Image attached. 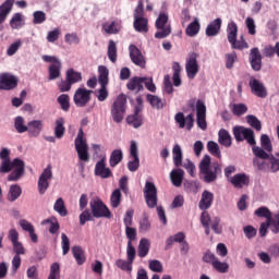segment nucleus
I'll list each match as a JSON object with an SVG mask.
<instances>
[{
    "label": "nucleus",
    "mask_w": 279,
    "mask_h": 279,
    "mask_svg": "<svg viewBox=\"0 0 279 279\" xmlns=\"http://www.w3.org/2000/svg\"><path fill=\"white\" fill-rule=\"evenodd\" d=\"M266 222L268 223V227H270L272 234H279V213L272 214Z\"/></svg>",
    "instance_id": "obj_35"
},
{
    "label": "nucleus",
    "mask_w": 279,
    "mask_h": 279,
    "mask_svg": "<svg viewBox=\"0 0 279 279\" xmlns=\"http://www.w3.org/2000/svg\"><path fill=\"white\" fill-rule=\"evenodd\" d=\"M45 128V123L43 120H32L27 123V133L33 136V138H38L40 136L43 130Z\"/></svg>",
    "instance_id": "obj_20"
},
{
    "label": "nucleus",
    "mask_w": 279,
    "mask_h": 279,
    "mask_svg": "<svg viewBox=\"0 0 279 279\" xmlns=\"http://www.w3.org/2000/svg\"><path fill=\"white\" fill-rule=\"evenodd\" d=\"M229 44L233 49H239L240 51H243V49H250V45H247L243 35H241L239 40L233 39L232 41H229Z\"/></svg>",
    "instance_id": "obj_51"
},
{
    "label": "nucleus",
    "mask_w": 279,
    "mask_h": 279,
    "mask_svg": "<svg viewBox=\"0 0 279 279\" xmlns=\"http://www.w3.org/2000/svg\"><path fill=\"white\" fill-rule=\"evenodd\" d=\"M64 40L68 45H80V37L77 36V33L65 34Z\"/></svg>",
    "instance_id": "obj_62"
},
{
    "label": "nucleus",
    "mask_w": 279,
    "mask_h": 279,
    "mask_svg": "<svg viewBox=\"0 0 279 279\" xmlns=\"http://www.w3.org/2000/svg\"><path fill=\"white\" fill-rule=\"evenodd\" d=\"M19 226L24 230V232H28L31 240L33 243H38V235L36 234V230L34 229V225L26 219H21L19 221Z\"/></svg>",
    "instance_id": "obj_23"
},
{
    "label": "nucleus",
    "mask_w": 279,
    "mask_h": 279,
    "mask_svg": "<svg viewBox=\"0 0 279 279\" xmlns=\"http://www.w3.org/2000/svg\"><path fill=\"white\" fill-rule=\"evenodd\" d=\"M199 178L204 180L206 184H213L217 181L219 174H221V165L217 161H211L210 155H205L199 162Z\"/></svg>",
    "instance_id": "obj_3"
},
{
    "label": "nucleus",
    "mask_w": 279,
    "mask_h": 279,
    "mask_svg": "<svg viewBox=\"0 0 279 279\" xmlns=\"http://www.w3.org/2000/svg\"><path fill=\"white\" fill-rule=\"evenodd\" d=\"M218 142L220 145H223L225 147H231L232 136L226 129H221L218 132Z\"/></svg>",
    "instance_id": "obj_33"
},
{
    "label": "nucleus",
    "mask_w": 279,
    "mask_h": 279,
    "mask_svg": "<svg viewBox=\"0 0 279 279\" xmlns=\"http://www.w3.org/2000/svg\"><path fill=\"white\" fill-rule=\"evenodd\" d=\"M47 21V13L44 11H35L33 13V23L34 25H43Z\"/></svg>",
    "instance_id": "obj_55"
},
{
    "label": "nucleus",
    "mask_w": 279,
    "mask_h": 279,
    "mask_svg": "<svg viewBox=\"0 0 279 279\" xmlns=\"http://www.w3.org/2000/svg\"><path fill=\"white\" fill-rule=\"evenodd\" d=\"M226 58V66L227 69H232L234 66V63L236 62V52L232 51L225 56Z\"/></svg>",
    "instance_id": "obj_63"
},
{
    "label": "nucleus",
    "mask_w": 279,
    "mask_h": 279,
    "mask_svg": "<svg viewBox=\"0 0 279 279\" xmlns=\"http://www.w3.org/2000/svg\"><path fill=\"white\" fill-rule=\"evenodd\" d=\"M121 20H116L112 22H106L102 24V32L106 34H119L121 32Z\"/></svg>",
    "instance_id": "obj_27"
},
{
    "label": "nucleus",
    "mask_w": 279,
    "mask_h": 279,
    "mask_svg": "<svg viewBox=\"0 0 279 279\" xmlns=\"http://www.w3.org/2000/svg\"><path fill=\"white\" fill-rule=\"evenodd\" d=\"M51 169V165H48L39 175L37 182L39 195H45V193H47V189H49V180L53 178V171Z\"/></svg>",
    "instance_id": "obj_11"
},
{
    "label": "nucleus",
    "mask_w": 279,
    "mask_h": 279,
    "mask_svg": "<svg viewBox=\"0 0 279 279\" xmlns=\"http://www.w3.org/2000/svg\"><path fill=\"white\" fill-rule=\"evenodd\" d=\"M193 117H194L193 113H190L186 117H184L183 112H178L174 116V120L177 123H179V128L181 130H184V128H186V130L191 131L193 130V123H194Z\"/></svg>",
    "instance_id": "obj_18"
},
{
    "label": "nucleus",
    "mask_w": 279,
    "mask_h": 279,
    "mask_svg": "<svg viewBox=\"0 0 279 279\" xmlns=\"http://www.w3.org/2000/svg\"><path fill=\"white\" fill-rule=\"evenodd\" d=\"M233 136L236 143H243V141H246V143L251 145L252 151L255 156L253 158V167H255L257 171H263L264 173H278L279 153L271 154V151H274V146L271 145L269 135L262 134L260 147L256 146L254 130L250 128L240 125L234 126Z\"/></svg>",
    "instance_id": "obj_1"
},
{
    "label": "nucleus",
    "mask_w": 279,
    "mask_h": 279,
    "mask_svg": "<svg viewBox=\"0 0 279 279\" xmlns=\"http://www.w3.org/2000/svg\"><path fill=\"white\" fill-rule=\"evenodd\" d=\"M62 69V62L57 64H50L48 68L49 80H58L60 77V70Z\"/></svg>",
    "instance_id": "obj_48"
},
{
    "label": "nucleus",
    "mask_w": 279,
    "mask_h": 279,
    "mask_svg": "<svg viewBox=\"0 0 279 279\" xmlns=\"http://www.w3.org/2000/svg\"><path fill=\"white\" fill-rule=\"evenodd\" d=\"M246 121L251 128H254L257 132H260L263 130V124L260 123V120L256 118V116H247Z\"/></svg>",
    "instance_id": "obj_58"
},
{
    "label": "nucleus",
    "mask_w": 279,
    "mask_h": 279,
    "mask_svg": "<svg viewBox=\"0 0 279 279\" xmlns=\"http://www.w3.org/2000/svg\"><path fill=\"white\" fill-rule=\"evenodd\" d=\"M0 159L2 160L0 163V173H10L8 175L9 182H19L23 175H25V161L20 158H15L10 160V149L2 148L0 151Z\"/></svg>",
    "instance_id": "obj_2"
},
{
    "label": "nucleus",
    "mask_w": 279,
    "mask_h": 279,
    "mask_svg": "<svg viewBox=\"0 0 279 279\" xmlns=\"http://www.w3.org/2000/svg\"><path fill=\"white\" fill-rule=\"evenodd\" d=\"M155 27L158 32L155 33V38L162 39L171 35V24H169V15L167 13H159Z\"/></svg>",
    "instance_id": "obj_5"
},
{
    "label": "nucleus",
    "mask_w": 279,
    "mask_h": 279,
    "mask_svg": "<svg viewBox=\"0 0 279 279\" xmlns=\"http://www.w3.org/2000/svg\"><path fill=\"white\" fill-rule=\"evenodd\" d=\"M130 156L133 158V160L128 162V169L134 173L135 171H138V167H141V159L138 158V144H136V141L131 142Z\"/></svg>",
    "instance_id": "obj_14"
},
{
    "label": "nucleus",
    "mask_w": 279,
    "mask_h": 279,
    "mask_svg": "<svg viewBox=\"0 0 279 279\" xmlns=\"http://www.w3.org/2000/svg\"><path fill=\"white\" fill-rule=\"evenodd\" d=\"M230 182L235 189H243L250 184V178L245 173H238L230 179Z\"/></svg>",
    "instance_id": "obj_26"
},
{
    "label": "nucleus",
    "mask_w": 279,
    "mask_h": 279,
    "mask_svg": "<svg viewBox=\"0 0 279 279\" xmlns=\"http://www.w3.org/2000/svg\"><path fill=\"white\" fill-rule=\"evenodd\" d=\"M148 23L149 21L146 17H137L134 19L133 27L135 32H138L140 34H147V32H149Z\"/></svg>",
    "instance_id": "obj_28"
},
{
    "label": "nucleus",
    "mask_w": 279,
    "mask_h": 279,
    "mask_svg": "<svg viewBox=\"0 0 279 279\" xmlns=\"http://www.w3.org/2000/svg\"><path fill=\"white\" fill-rule=\"evenodd\" d=\"M49 226L50 234H56L60 230V223L56 218L43 220L41 226Z\"/></svg>",
    "instance_id": "obj_50"
},
{
    "label": "nucleus",
    "mask_w": 279,
    "mask_h": 279,
    "mask_svg": "<svg viewBox=\"0 0 279 279\" xmlns=\"http://www.w3.org/2000/svg\"><path fill=\"white\" fill-rule=\"evenodd\" d=\"M254 215L256 217H260V218H264L266 219V221H268V219L274 215L271 213V210H269V208H267L266 206H262L259 208H257L255 211H254Z\"/></svg>",
    "instance_id": "obj_54"
},
{
    "label": "nucleus",
    "mask_w": 279,
    "mask_h": 279,
    "mask_svg": "<svg viewBox=\"0 0 279 279\" xmlns=\"http://www.w3.org/2000/svg\"><path fill=\"white\" fill-rule=\"evenodd\" d=\"M221 24H222V21L220 17L211 21L206 27V31H205L206 36L208 37L218 36L219 32H221Z\"/></svg>",
    "instance_id": "obj_25"
},
{
    "label": "nucleus",
    "mask_w": 279,
    "mask_h": 279,
    "mask_svg": "<svg viewBox=\"0 0 279 279\" xmlns=\"http://www.w3.org/2000/svg\"><path fill=\"white\" fill-rule=\"evenodd\" d=\"M108 58L110 62H117V44L114 43V40H109Z\"/></svg>",
    "instance_id": "obj_56"
},
{
    "label": "nucleus",
    "mask_w": 279,
    "mask_h": 279,
    "mask_svg": "<svg viewBox=\"0 0 279 279\" xmlns=\"http://www.w3.org/2000/svg\"><path fill=\"white\" fill-rule=\"evenodd\" d=\"M207 149L211 156H216V158H221V149L219 148V144L217 142L209 141L207 143Z\"/></svg>",
    "instance_id": "obj_53"
},
{
    "label": "nucleus",
    "mask_w": 279,
    "mask_h": 279,
    "mask_svg": "<svg viewBox=\"0 0 279 279\" xmlns=\"http://www.w3.org/2000/svg\"><path fill=\"white\" fill-rule=\"evenodd\" d=\"M25 25V22L23 21V14L22 13H15L13 14L12 19L10 20V27L12 29H21Z\"/></svg>",
    "instance_id": "obj_39"
},
{
    "label": "nucleus",
    "mask_w": 279,
    "mask_h": 279,
    "mask_svg": "<svg viewBox=\"0 0 279 279\" xmlns=\"http://www.w3.org/2000/svg\"><path fill=\"white\" fill-rule=\"evenodd\" d=\"M129 53L133 64H136V66H140L141 69H145L147 62L145 61V57L143 56V52H141V49H138V47H136L135 45H131L129 47Z\"/></svg>",
    "instance_id": "obj_17"
},
{
    "label": "nucleus",
    "mask_w": 279,
    "mask_h": 279,
    "mask_svg": "<svg viewBox=\"0 0 279 279\" xmlns=\"http://www.w3.org/2000/svg\"><path fill=\"white\" fill-rule=\"evenodd\" d=\"M248 86L251 88V93L256 95V97H259L260 99H265V97H267V87H265V84H263L258 78L252 76L248 81Z\"/></svg>",
    "instance_id": "obj_15"
},
{
    "label": "nucleus",
    "mask_w": 279,
    "mask_h": 279,
    "mask_svg": "<svg viewBox=\"0 0 279 279\" xmlns=\"http://www.w3.org/2000/svg\"><path fill=\"white\" fill-rule=\"evenodd\" d=\"M213 202H215V194L208 190L203 191L198 203L199 210H208L213 206Z\"/></svg>",
    "instance_id": "obj_21"
},
{
    "label": "nucleus",
    "mask_w": 279,
    "mask_h": 279,
    "mask_svg": "<svg viewBox=\"0 0 279 279\" xmlns=\"http://www.w3.org/2000/svg\"><path fill=\"white\" fill-rule=\"evenodd\" d=\"M185 34L187 36H190L191 38H193V36H197V34H199V21H197V19L192 22L191 24H189V26L186 27Z\"/></svg>",
    "instance_id": "obj_52"
},
{
    "label": "nucleus",
    "mask_w": 279,
    "mask_h": 279,
    "mask_svg": "<svg viewBox=\"0 0 279 279\" xmlns=\"http://www.w3.org/2000/svg\"><path fill=\"white\" fill-rule=\"evenodd\" d=\"M71 98L66 94H61L58 98L57 101L61 107V110L64 112H69V109L71 108Z\"/></svg>",
    "instance_id": "obj_47"
},
{
    "label": "nucleus",
    "mask_w": 279,
    "mask_h": 279,
    "mask_svg": "<svg viewBox=\"0 0 279 279\" xmlns=\"http://www.w3.org/2000/svg\"><path fill=\"white\" fill-rule=\"evenodd\" d=\"M185 73L189 80H195L199 73V63L197 62V53L192 52L189 54L185 63Z\"/></svg>",
    "instance_id": "obj_12"
},
{
    "label": "nucleus",
    "mask_w": 279,
    "mask_h": 279,
    "mask_svg": "<svg viewBox=\"0 0 279 279\" xmlns=\"http://www.w3.org/2000/svg\"><path fill=\"white\" fill-rule=\"evenodd\" d=\"M64 132H66V129L64 128V118H58L54 122L56 138H64Z\"/></svg>",
    "instance_id": "obj_37"
},
{
    "label": "nucleus",
    "mask_w": 279,
    "mask_h": 279,
    "mask_svg": "<svg viewBox=\"0 0 279 279\" xmlns=\"http://www.w3.org/2000/svg\"><path fill=\"white\" fill-rule=\"evenodd\" d=\"M108 75L109 71L106 65L98 66V82L100 86H107L108 85Z\"/></svg>",
    "instance_id": "obj_42"
},
{
    "label": "nucleus",
    "mask_w": 279,
    "mask_h": 279,
    "mask_svg": "<svg viewBox=\"0 0 279 279\" xmlns=\"http://www.w3.org/2000/svg\"><path fill=\"white\" fill-rule=\"evenodd\" d=\"M128 105V99L125 96L120 95L114 100L112 107H111V117L114 123H121L125 117V108Z\"/></svg>",
    "instance_id": "obj_7"
},
{
    "label": "nucleus",
    "mask_w": 279,
    "mask_h": 279,
    "mask_svg": "<svg viewBox=\"0 0 279 279\" xmlns=\"http://www.w3.org/2000/svg\"><path fill=\"white\" fill-rule=\"evenodd\" d=\"M196 117L197 126L206 131L208 128V123L206 122V104L202 100H197L196 102Z\"/></svg>",
    "instance_id": "obj_16"
},
{
    "label": "nucleus",
    "mask_w": 279,
    "mask_h": 279,
    "mask_svg": "<svg viewBox=\"0 0 279 279\" xmlns=\"http://www.w3.org/2000/svg\"><path fill=\"white\" fill-rule=\"evenodd\" d=\"M74 145L78 159L82 162H88L90 160V155H88V144H86V140L84 138L83 130L78 131Z\"/></svg>",
    "instance_id": "obj_8"
},
{
    "label": "nucleus",
    "mask_w": 279,
    "mask_h": 279,
    "mask_svg": "<svg viewBox=\"0 0 279 279\" xmlns=\"http://www.w3.org/2000/svg\"><path fill=\"white\" fill-rule=\"evenodd\" d=\"M232 112L235 117H241L247 112V106L245 104H235L233 105Z\"/></svg>",
    "instance_id": "obj_61"
},
{
    "label": "nucleus",
    "mask_w": 279,
    "mask_h": 279,
    "mask_svg": "<svg viewBox=\"0 0 279 279\" xmlns=\"http://www.w3.org/2000/svg\"><path fill=\"white\" fill-rule=\"evenodd\" d=\"M72 254L77 265H84V263H86V257L84 256V250L82 248V246H73Z\"/></svg>",
    "instance_id": "obj_43"
},
{
    "label": "nucleus",
    "mask_w": 279,
    "mask_h": 279,
    "mask_svg": "<svg viewBox=\"0 0 279 279\" xmlns=\"http://www.w3.org/2000/svg\"><path fill=\"white\" fill-rule=\"evenodd\" d=\"M170 180L171 183L173 184V186L180 187L182 186V182L184 180V170L178 168V169H173L170 172Z\"/></svg>",
    "instance_id": "obj_29"
},
{
    "label": "nucleus",
    "mask_w": 279,
    "mask_h": 279,
    "mask_svg": "<svg viewBox=\"0 0 279 279\" xmlns=\"http://www.w3.org/2000/svg\"><path fill=\"white\" fill-rule=\"evenodd\" d=\"M146 99L155 110H162L165 108V102L156 95L148 94Z\"/></svg>",
    "instance_id": "obj_36"
},
{
    "label": "nucleus",
    "mask_w": 279,
    "mask_h": 279,
    "mask_svg": "<svg viewBox=\"0 0 279 279\" xmlns=\"http://www.w3.org/2000/svg\"><path fill=\"white\" fill-rule=\"evenodd\" d=\"M68 82H70L72 85L77 84L78 82H82V73L70 69L66 71V78Z\"/></svg>",
    "instance_id": "obj_45"
},
{
    "label": "nucleus",
    "mask_w": 279,
    "mask_h": 279,
    "mask_svg": "<svg viewBox=\"0 0 279 279\" xmlns=\"http://www.w3.org/2000/svg\"><path fill=\"white\" fill-rule=\"evenodd\" d=\"M110 202H111L112 208H119V206L121 204V190L116 189L111 193Z\"/></svg>",
    "instance_id": "obj_57"
},
{
    "label": "nucleus",
    "mask_w": 279,
    "mask_h": 279,
    "mask_svg": "<svg viewBox=\"0 0 279 279\" xmlns=\"http://www.w3.org/2000/svg\"><path fill=\"white\" fill-rule=\"evenodd\" d=\"M48 279H60V264L53 263L50 267V275Z\"/></svg>",
    "instance_id": "obj_64"
},
{
    "label": "nucleus",
    "mask_w": 279,
    "mask_h": 279,
    "mask_svg": "<svg viewBox=\"0 0 279 279\" xmlns=\"http://www.w3.org/2000/svg\"><path fill=\"white\" fill-rule=\"evenodd\" d=\"M93 90L87 89L84 85L78 87L73 96V101L76 108H86L90 104Z\"/></svg>",
    "instance_id": "obj_10"
},
{
    "label": "nucleus",
    "mask_w": 279,
    "mask_h": 279,
    "mask_svg": "<svg viewBox=\"0 0 279 279\" xmlns=\"http://www.w3.org/2000/svg\"><path fill=\"white\" fill-rule=\"evenodd\" d=\"M22 193H23V189H21L19 184L10 185L9 192L7 195L8 202H16V199L21 197Z\"/></svg>",
    "instance_id": "obj_30"
},
{
    "label": "nucleus",
    "mask_w": 279,
    "mask_h": 279,
    "mask_svg": "<svg viewBox=\"0 0 279 279\" xmlns=\"http://www.w3.org/2000/svg\"><path fill=\"white\" fill-rule=\"evenodd\" d=\"M150 245L151 243L146 238H143L140 241L138 248H137L140 258H145V256L149 254Z\"/></svg>",
    "instance_id": "obj_38"
},
{
    "label": "nucleus",
    "mask_w": 279,
    "mask_h": 279,
    "mask_svg": "<svg viewBox=\"0 0 279 279\" xmlns=\"http://www.w3.org/2000/svg\"><path fill=\"white\" fill-rule=\"evenodd\" d=\"M126 87L129 90H134L135 93H141V90L144 89L143 77H138V76L132 77L128 82Z\"/></svg>",
    "instance_id": "obj_32"
},
{
    "label": "nucleus",
    "mask_w": 279,
    "mask_h": 279,
    "mask_svg": "<svg viewBox=\"0 0 279 279\" xmlns=\"http://www.w3.org/2000/svg\"><path fill=\"white\" fill-rule=\"evenodd\" d=\"M19 86V78L12 73L0 74V90H14Z\"/></svg>",
    "instance_id": "obj_13"
},
{
    "label": "nucleus",
    "mask_w": 279,
    "mask_h": 279,
    "mask_svg": "<svg viewBox=\"0 0 279 279\" xmlns=\"http://www.w3.org/2000/svg\"><path fill=\"white\" fill-rule=\"evenodd\" d=\"M53 210L60 215V217H66L69 215V210H66V206L64 205V199L62 197H59L54 205Z\"/></svg>",
    "instance_id": "obj_40"
},
{
    "label": "nucleus",
    "mask_w": 279,
    "mask_h": 279,
    "mask_svg": "<svg viewBox=\"0 0 279 279\" xmlns=\"http://www.w3.org/2000/svg\"><path fill=\"white\" fill-rule=\"evenodd\" d=\"M172 158L174 167H184L187 173H190L192 178H195V163H193L191 159H185L182 163V147L179 144H175L172 148Z\"/></svg>",
    "instance_id": "obj_4"
},
{
    "label": "nucleus",
    "mask_w": 279,
    "mask_h": 279,
    "mask_svg": "<svg viewBox=\"0 0 279 279\" xmlns=\"http://www.w3.org/2000/svg\"><path fill=\"white\" fill-rule=\"evenodd\" d=\"M89 208L93 217H95L96 219H112V214L110 213V209H108V206H106V204H104L100 198L92 199L89 202Z\"/></svg>",
    "instance_id": "obj_6"
},
{
    "label": "nucleus",
    "mask_w": 279,
    "mask_h": 279,
    "mask_svg": "<svg viewBox=\"0 0 279 279\" xmlns=\"http://www.w3.org/2000/svg\"><path fill=\"white\" fill-rule=\"evenodd\" d=\"M238 36H239V26L236 25V22L234 21L229 22L227 26L228 43H232L233 40H236Z\"/></svg>",
    "instance_id": "obj_31"
},
{
    "label": "nucleus",
    "mask_w": 279,
    "mask_h": 279,
    "mask_svg": "<svg viewBox=\"0 0 279 279\" xmlns=\"http://www.w3.org/2000/svg\"><path fill=\"white\" fill-rule=\"evenodd\" d=\"M12 8H14V0H5L0 5V25H3V23H5V20L10 15V12H12Z\"/></svg>",
    "instance_id": "obj_24"
},
{
    "label": "nucleus",
    "mask_w": 279,
    "mask_h": 279,
    "mask_svg": "<svg viewBox=\"0 0 279 279\" xmlns=\"http://www.w3.org/2000/svg\"><path fill=\"white\" fill-rule=\"evenodd\" d=\"M213 269L218 274H228L230 265L227 262L219 260V257L216 259V263L213 264Z\"/></svg>",
    "instance_id": "obj_46"
},
{
    "label": "nucleus",
    "mask_w": 279,
    "mask_h": 279,
    "mask_svg": "<svg viewBox=\"0 0 279 279\" xmlns=\"http://www.w3.org/2000/svg\"><path fill=\"white\" fill-rule=\"evenodd\" d=\"M95 175L102 178V180L112 178V171L110 168L106 167V157H102L99 161H97L95 166Z\"/></svg>",
    "instance_id": "obj_19"
},
{
    "label": "nucleus",
    "mask_w": 279,
    "mask_h": 279,
    "mask_svg": "<svg viewBox=\"0 0 279 279\" xmlns=\"http://www.w3.org/2000/svg\"><path fill=\"white\" fill-rule=\"evenodd\" d=\"M143 193L146 206L148 208H156L158 206V189H156V184L146 181Z\"/></svg>",
    "instance_id": "obj_9"
},
{
    "label": "nucleus",
    "mask_w": 279,
    "mask_h": 279,
    "mask_svg": "<svg viewBox=\"0 0 279 279\" xmlns=\"http://www.w3.org/2000/svg\"><path fill=\"white\" fill-rule=\"evenodd\" d=\"M126 123L132 125L135 130H138L143 125V116L142 114H132L126 118Z\"/></svg>",
    "instance_id": "obj_44"
},
{
    "label": "nucleus",
    "mask_w": 279,
    "mask_h": 279,
    "mask_svg": "<svg viewBox=\"0 0 279 279\" xmlns=\"http://www.w3.org/2000/svg\"><path fill=\"white\" fill-rule=\"evenodd\" d=\"M14 129L17 134H25L27 132V125H25V119L21 116L14 119Z\"/></svg>",
    "instance_id": "obj_49"
},
{
    "label": "nucleus",
    "mask_w": 279,
    "mask_h": 279,
    "mask_svg": "<svg viewBox=\"0 0 279 279\" xmlns=\"http://www.w3.org/2000/svg\"><path fill=\"white\" fill-rule=\"evenodd\" d=\"M172 70H173V75H172L173 86H177V87L182 86V78L180 77V73H182V66L180 65L179 62H173Z\"/></svg>",
    "instance_id": "obj_34"
},
{
    "label": "nucleus",
    "mask_w": 279,
    "mask_h": 279,
    "mask_svg": "<svg viewBox=\"0 0 279 279\" xmlns=\"http://www.w3.org/2000/svg\"><path fill=\"white\" fill-rule=\"evenodd\" d=\"M134 262H130V259L125 260V259H118L116 262V266L121 269L122 271H132V264Z\"/></svg>",
    "instance_id": "obj_59"
},
{
    "label": "nucleus",
    "mask_w": 279,
    "mask_h": 279,
    "mask_svg": "<svg viewBox=\"0 0 279 279\" xmlns=\"http://www.w3.org/2000/svg\"><path fill=\"white\" fill-rule=\"evenodd\" d=\"M123 160V150L114 149L112 150L109 159L110 167H117Z\"/></svg>",
    "instance_id": "obj_41"
},
{
    "label": "nucleus",
    "mask_w": 279,
    "mask_h": 279,
    "mask_svg": "<svg viewBox=\"0 0 279 279\" xmlns=\"http://www.w3.org/2000/svg\"><path fill=\"white\" fill-rule=\"evenodd\" d=\"M151 230V222L149 221V217L144 216L140 220V232H149Z\"/></svg>",
    "instance_id": "obj_60"
},
{
    "label": "nucleus",
    "mask_w": 279,
    "mask_h": 279,
    "mask_svg": "<svg viewBox=\"0 0 279 279\" xmlns=\"http://www.w3.org/2000/svg\"><path fill=\"white\" fill-rule=\"evenodd\" d=\"M250 62L253 71H260L263 69V57L258 48H253L250 53Z\"/></svg>",
    "instance_id": "obj_22"
}]
</instances>
